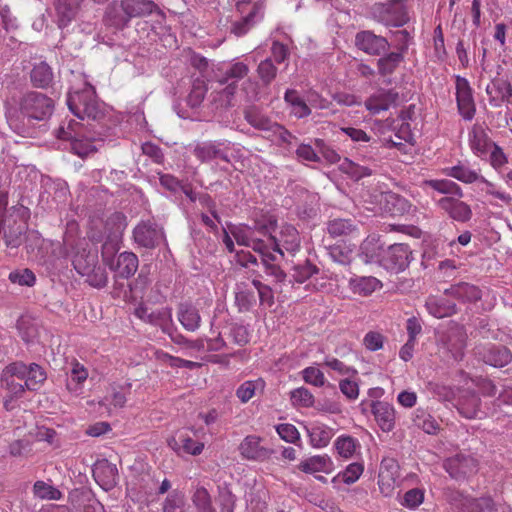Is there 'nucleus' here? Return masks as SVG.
Masks as SVG:
<instances>
[{"label": "nucleus", "mask_w": 512, "mask_h": 512, "mask_svg": "<svg viewBox=\"0 0 512 512\" xmlns=\"http://www.w3.org/2000/svg\"><path fill=\"white\" fill-rule=\"evenodd\" d=\"M2 386L15 398L22 397L25 390L37 391L46 380L44 369L36 363L26 365L13 362L1 373Z\"/></svg>", "instance_id": "1"}, {"label": "nucleus", "mask_w": 512, "mask_h": 512, "mask_svg": "<svg viewBox=\"0 0 512 512\" xmlns=\"http://www.w3.org/2000/svg\"><path fill=\"white\" fill-rule=\"evenodd\" d=\"M127 227V218L121 212H114L108 216L103 224V231L97 232L94 227L88 232L91 241L103 242L102 258L106 261V254H113L119 249L124 230Z\"/></svg>", "instance_id": "2"}, {"label": "nucleus", "mask_w": 512, "mask_h": 512, "mask_svg": "<svg viewBox=\"0 0 512 512\" xmlns=\"http://www.w3.org/2000/svg\"><path fill=\"white\" fill-rule=\"evenodd\" d=\"M67 105L81 120H98L103 116L95 88L87 82L83 83L82 88L68 93Z\"/></svg>", "instance_id": "3"}, {"label": "nucleus", "mask_w": 512, "mask_h": 512, "mask_svg": "<svg viewBox=\"0 0 512 512\" xmlns=\"http://www.w3.org/2000/svg\"><path fill=\"white\" fill-rule=\"evenodd\" d=\"M268 235H267V250H272L279 253L281 256L284 255V250L289 254L294 255L300 250V235L297 229L289 224H285L281 227L279 234L276 236L275 232L276 221L268 220Z\"/></svg>", "instance_id": "4"}, {"label": "nucleus", "mask_w": 512, "mask_h": 512, "mask_svg": "<svg viewBox=\"0 0 512 512\" xmlns=\"http://www.w3.org/2000/svg\"><path fill=\"white\" fill-rule=\"evenodd\" d=\"M268 220L256 221L253 226L238 225L230 228L237 244L251 247L257 253L267 250Z\"/></svg>", "instance_id": "5"}, {"label": "nucleus", "mask_w": 512, "mask_h": 512, "mask_svg": "<svg viewBox=\"0 0 512 512\" xmlns=\"http://www.w3.org/2000/svg\"><path fill=\"white\" fill-rule=\"evenodd\" d=\"M53 100L43 93L30 91L25 93L19 101L21 116L28 120L42 121L50 117L53 112Z\"/></svg>", "instance_id": "6"}, {"label": "nucleus", "mask_w": 512, "mask_h": 512, "mask_svg": "<svg viewBox=\"0 0 512 512\" xmlns=\"http://www.w3.org/2000/svg\"><path fill=\"white\" fill-rule=\"evenodd\" d=\"M28 229L27 215L23 208L12 207L8 216L2 219V232L7 247L17 248Z\"/></svg>", "instance_id": "7"}, {"label": "nucleus", "mask_w": 512, "mask_h": 512, "mask_svg": "<svg viewBox=\"0 0 512 512\" xmlns=\"http://www.w3.org/2000/svg\"><path fill=\"white\" fill-rule=\"evenodd\" d=\"M371 14L375 20L386 26L400 27L409 20L404 0L375 3L371 7Z\"/></svg>", "instance_id": "8"}, {"label": "nucleus", "mask_w": 512, "mask_h": 512, "mask_svg": "<svg viewBox=\"0 0 512 512\" xmlns=\"http://www.w3.org/2000/svg\"><path fill=\"white\" fill-rule=\"evenodd\" d=\"M251 6L247 15L242 17L240 20L232 23L231 33L237 37L244 36L254 26L256 19L261 20L264 17V11L266 7V0H257L254 3L250 1H239L236 4V9L241 14L245 13Z\"/></svg>", "instance_id": "9"}, {"label": "nucleus", "mask_w": 512, "mask_h": 512, "mask_svg": "<svg viewBox=\"0 0 512 512\" xmlns=\"http://www.w3.org/2000/svg\"><path fill=\"white\" fill-rule=\"evenodd\" d=\"M454 78L458 113L464 120L471 121L476 114L473 89L465 77L456 75Z\"/></svg>", "instance_id": "10"}, {"label": "nucleus", "mask_w": 512, "mask_h": 512, "mask_svg": "<svg viewBox=\"0 0 512 512\" xmlns=\"http://www.w3.org/2000/svg\"><path fill=\"white\" fill-rule=\"evenodd\" d=\"M401 482L400 466L393 457H384L380 464L378 486L384 496H391Z\"/></svg>", "instance_id": "11"}, {"label": "nucleus", "mask_w": 512, "mask_h": 512, "mask_svg": "<svg viewBox=\"0 0 512 512\" xmlns=\"http://www.w3.org/2000/svg\"><path fill=\"white\" fill-rule=\"evenodd\" d=\"M262 438L257 435L246 436L239 444L238 450L243 459L264 462L270 459L273 450L261 445Z\"/></svg>", "instance_id": "12"}, {"label": "nucleus", "mask_w": 512, "mask_h": 512, "mask_svg": "<svg viewBox=\"0 0 512 512\" xmlns=\"http://www.w3.org/2000/svg\"><path fill=\"white\" fill-rule=\"evenodd\" d=\"M135 242L145 248H155L164 238V232L152 221L139 223L133 231Z\"/></svg>", "instance_id": "13"}, {"label": "nucleus", "mask_w": 512, "mask_h": 512, "mask_svg": "<svg viewBox=\"0 0 512 512\" xmlns=\"http://www.w3.org/2000/svg\"><path fill=\"white\" fill-rule=\"evenodd\" d=\"M355 45L366 54L378 56L386 52L390 44L385 37L371 31H360L355 36Z\"/></svg>", "instance_id": "14"}, {"label": "nucleus", "mask_w": 512, "mask_h": 512, "mask_svg": "<svg viewBox=\"0 0 512 512\" xmlns=\"http://www.w3.org/2000/svg\"><path fill=\"white\" fill-rule=\"evenodd\" d=\"M167 444L177 455L198 456L205 447L203 442L193 439L186 430L178 432L176 437L169 438Z\"/></svg>", "instance_id": "15"}, {"label": "nucleus", "mask_w": 512, "mask_h": 512, "mask_svg": "<svg viewBox=\"0 0 512 512\" xmlns=\"http://www.w3.org/2000/svg\"><path fill=\"white\" fill-rule=\"evenodd\" d=\"M444 468L452 478L459 479L476 471L477 460L471 455L460 453L448 458Z\"/></svg>", "instance_id": "16"}, {"label": "nucleus", "mask_w": 512, "mask_h": 512, "mask_svg": "<svg viewBox=\"0 0 512 512\" xmlns=\"http://www.w3.org/2000/svg\"><path fill=\"white\" fill-rule=\"evenodd\" d=\"M480 192L488 198V202L493 207L510 206L512 203V196L505 191L500 185L486 179L481 175L478 180Z\"/></svg>", "instance_id": "17"}, {"label": "nucleus", "mask_w": 512, "mask_h": 512, "mask_svg": "<svg viewBox=\"0 0 512 512\" xmlns=\"http://www.w3.org/2000/svg\"><path fill=\"white\" fill-rule=\"evenodd\" d=\"M399 99V93L395 89L380 88L365 101L366 109L372 114H379L395 106Z\"/></svg>", "instance_id": "18"}, {"label": "nucleus", "mask_w": 512, "mask_h": 512, "mask_svg": "<svg viewBox=\"0 0 512 512\" xmlns=\"http://www.w3.org/2000/svg\"><path fill=\"white\" fill-rule=\"evenodd\" d=\"M134 315L144 322L161 327H164L172 320L170 308L160 307L153 309L147 303H140L135 308Z\"/></svg>", "instance_id": "19"}, {"label": "nucleus", "mask_w": 512, "mask_h": 512, "mask_svg": "<svg viewBox=\"0 0 512 512\" xmlns=\"http://www.w3.org/2000/svg\"><path fill=\"white\" fill-rule=\"evenodd\" d=\"M412 252L409 245L396 243L389 246L384 256L385 266L394 271H403L409 264Z\"/></svg>", "instance_id": "20"}, {"label": "nucleus", "mask_w": 512, "mask_h": 512, "mask_svg": "<svg viewBox=\"0 0 512 512\" xmlns=\"http://www.w3.org/2000/svg\"><path fill=\"white\" fill-rule=\"evenodd\" d=\"M468 144L475 156L484 159L495 142L480 124H474L468 132Z\"/></svg>", "instance_id": "21"}, {"label": "nucleus", "mask_w": 512, "mask_h": 512, "mask_svg": "<svg viewBox=\"0 0 512 512\" xmlns=\"http://www.w3.org/2000/svg\"><path fill=\"white\" fill-rule=\"evenodd\" d=\"M455 197H442L438 200V206L445 211L452 219L459 222H466L472 216L471 208L468 204Z\"/></svg>", "instance_id": "22"}, {"label": "nucleus", "mask_w": 512, "mask_h": 512, "mask_svg": "<svg viewBox=\"0 0 512 512\" xmlns=\"http://www.w3.org/2000/svg\"><path fill=\"white\" fill-rule=\"evenodd\" d=\"M103 262L108 265L111 270L116 271L118 276L121 278H129L134 275L139 264L138 257L132 252H123L119 254L116 265H114L110 260L108 254H106V261Z\"/></svg>", "instance_id": "23"}, {"label": "nucleus", "mask_w": 512, "mask_h": 512, "mask_svg": "<svg viewBox=\"0 0 512 512\" xmlns=\"http://www.w3.org/2000/svg\"><path fill=\"white\" fill-rule=\"evenodd\" d=\"M372 414L382 431L390 432L395 427V409L388 402L376 401L371 407Z\"/></svg>", "instance_id": "24"}, {"label": "nucleus", "mask_w": 512, "mask_h": 512, "mask_svg": "<svg viewBox=\"0 0 512 512\" xmlns=\"http://www.w3.org/2000/svg\"><path fill=\"white\" fill-rule=\"evenodd\" d=\"M131 18L124 11L122 3L113 1L111 2L105 11L104 24L109 27H113L117 30H122L128 26Z\"/></svg>", "instance_id": "25"}, {"label": "nucleus", "mask_w": 512, "mask_h": 512, "mask_svg": "<svg viewBox=\"0 0 512 512\" xmlns=\"http://www.w3.org/2000/svg\"><path fill=\"white\" fill-rule=\"evenodd\" d=\"M193 153L201 162H209L214 159H220L225 162L230 161L227 152L220 148V144L212 141L198 143Z\"/></svg>", "instance_id": "26"}, {"label": "nucleus", "mask_w": 512, "mask_h": 512, "mask_svg": "<svg viewBox=\"0 0 512 512\" xmlns=\"http://www.w3.org/2000/svg\"><path fill=\"white\" fill-rule=\"evenodd\" d=\"M480 403L481 400L476 393L465 390L458 398L456 408L463 417L473 419L480 413Z\"/></svg>", "instance_id": "27"}, {"label": "nucleus", "mask_w": 512, "mask_h": 512, "mask_svg": "<svg viewBox=\"0 0 512 512\" xmlns=\"http://www.w3.org/2000/svg\"><path fill=\"white\" fill-rule=\"evenodd\" d=\"M445 294L461 301L476 302L481 299V290L473 284L460 282L445 290Z\"/></svg>", "instance_id": "28"}, {"label": "nucleus", "mask_w": 512, "mask_h": 512, "mask_svg": "<svg viewBox=\"0 0 512 512\" xmlns=\"http://www.w3.org/2000/svg\"><path fill=\"white\" fill-rule=\"evenodd\" d=\"M310 443L315 448L326 447L334 436V430L320 422L311 423L307 427Z\"/></svg>", "instance_id": "29"}, {"label": "nucleus", "mask_w": 512, "mask_h": 512, "mask_svg": "<svg viewBox=\"0 0 512 512\" xmlns=\"http://www.w3.org/2000/svg\"><path fill=\"white\" fill-rule=\"evenodd\" d=\"M284 101L290 106L291 115L295 116L297 119L306 118L311 114V107L295 89L286 90Z\"/></svg>", "instance_id": "30"}, {"label": "nucleus", "mask_w": 512, "mask_h": 512, "mask_svg": "<svg viewBox=\"0 0 512 512\" xmlns=\"http://www.w3.org/2000/svg\"><path fill=\"white\" fill-rule=\"evenodd\" d=\"M381 287V281L372 276L352 277L349 280V288L351 291L362 297L370 296Z\"/></svg>", "instance_id": "31"}, {"label": "nucleus", "mask_w": 512, "mask_h": 512, "mask_svg": "<svg viewBox=\"0 0 512 512\" xmlns=\"http://www.w3.org/2000/svg\"><path fill=\"white\" fill-rule=\"evenodd\" d=\"M121 3L131 19L146 17L157 9V5L151 0H121Z\"/></svg>", "instance_id": "32"}, {"label": "nucleus", "mask_w": 512, "mask_h": 512, "mask_svg": "<svg viewBox=\"0 0 512 512\" xmlns=\"http://www.w3.org/2000/svg\"><path fill=\"white\" fill-rule=\"evenodd\" d=\"M425 306L429 314L435 318H445L456 313V305L445 298L430 296Z\"/></svg>", "instance_id": "33"}, {"label": "nucleus", "mask_w": 512, "mask_h": 512, "mask_svg": "<svg viewBox=\"0 0 512 512\" xmlns=\"http://www.w3.org/2000/svg\"><path fill=\"white\" fill-rule=\"evenodd\" d=\"M333 463L327 455H316L302 460L298 469L304 473L313 474L317 472L329 473Z\"/></svg>", "instance_id": "34"}, {"label": "nucleus", "mask_w": 512, "mask_h": 512, "mask_svg": "<svg viewBox=\"0 0 512 512\" xmlns=\"http://www.w3.org/2000/svg\"><path fill=\"white\" fill-rule=\"evenodd\" d=\"M385 209L392 216H403L416 210L407 199L395 193H389L385 196Z\"/></svg>", "instance_id": "35"}, {"label": "nucleus", "mask_w": 512, "mask_h": 512, "mask_svg": "<svg viewBox=\"0 0 512 512\" xmlns=\"http://www.w3.org/2000/svg\"><path fill=\"white\" fill-rule=\"evenodd\" d=\"M97 264V254L91 251H87L86 248L78 250L72 258V265L76 272L81 276L87 274Z\"/></svg>", "instance_id": "36"}, {"label": "nucleus", "mask_w": 512, "mask_h": 512, "mask_svg": "<svg viewBox=\"0 0 512 512\" xmlns=\"http://www.w3.org/2000/svg\"><path fill=\"white\" fill-rule=\"evenodd\" d=\"M412 421L415 426L422 429L427 434L435 435L440 430V424L437 420L423 408L415 409Z\"/></svg>", "instance_id": "37"}, {"label": "nucleus", "mask_w": 512, "mask_h": 512, "mask_svg": "<svg viewBox=\"0 0 512 512\" xmlns=\"http://www.w3.org/2000/svg\"><path fill=\"white\" fill-rule=\"evenodd\" d=\"M486 93L491 99H500L508 103L512 102V84L507 79L496 78L486 88Z\"/></svg>", "instance_id": "38"}, {"label": "nucleus", "mask_w": 512, "mask_h": 512, "mask_svg": "<svg viewBox=\"0 0 512 512\" xmlns=\"http://www.w3.org/2000/svg\"><path fill=\"white\" fill-rule=\"evenodd\" d=\"M245 120L255 129L270 133L275 122L256 107H249L244 112Z\"/></svg>", "instance_id": "39"}, {"label": "nucleus", "mask_w": 512, "mask_h": 512, "mask_svg": "<svg viewBox=\"0 0 512 512\" xmlns=\"http://www.w3.org/2000/svg\"><path fill=\"white\" fill-rule=\"evenodd\" d=\"M327 231L332 237L353 236L358 234V228L351 219H333L329 221Z\"/></svg>", "instance_id": "40"}, {"label": "nucleus", "mask_w": 512, "mask_h": 512, "mask_svg": "<svg viewBox=\"0 0 512 512\" xmlns=\"http://www.w3.org/2000/svg\"><path fill=\"white\" fill-rule=\"evenodd\" d=\"M444 174L465 184L477 183L481 177L475 170L461 164L445 168Z\"/></svg>", "instance_id": "41"}, {"label": "nucleus", "mask_w": 512, "mask_h": 512, "mask_svg": "<svg viewBox=\"0 0 512 512\" xmlns=\"http://www.w3.org/2000/svg\"><path fill=\"white\" fill-rule=\"evenodd\" d=\"M512 360L510 350L504 346H492L484 355V361L494 367H503Z\"/></svg>", "instance_id": "42"}, {"label": "nucleus", "mask_w": 512, "mask_h": 512, "mask_svg": "<svg viewBox=\"0 0 512 512\" xmlns=\"http://www.w3.org/2000/svg\"><path fill=\"white\" fill-rule=\"evenodd\" d=\"M70 365V379L67 382V389L69 391L76 392L82 387L89 374L87 368L77 359H73Z\"/></svg>", "instance_id": "43"}, {"label": "nucleus", "mask_w": 512, "mask_h": 512, "mask_svg": "<svg viewBox=\"0 0 512 512\" xmlns=\"http://www.w3.org/2000/svg\"><path fill=\"white\" fill-rule=\"evenodd\" d=\"M58 26L66 27L76 16L77 6L71 0H55Z\"/></svg>", "instance_id": "44"}, {"label": "nucleus", "mask_w": 512, "mask_h": 512, "mask_svg": "<svg viewBox=\"0 0 512 512\" xmlns=\"http://www.w3.org/2000/svg\"><path fill=\"white\" fill-rule=\"evenodd\" d=\"M30 77L31 82L35 87L47 88L53 81V72L47 63L41 62L34 66Z\"/></svg>", "instance_id": "45"}, {"label": "nucleus", "mask_w": 512, "mask_h": 512, "mask_svg": "<svg viewBox=\"0 0 512 512\" xmlns=\"http://www.w3.org/2000/svg\"><path fill=\"white\" fill-rule=\"evenodd\" d=\"M265 389V381L262 378L256 380H247L243 382L236 390V396L242 403L251 400L256 392H263Z\"/></svg>", "instance_id": "46"}, {"label": "nucleus", "mask_w": 512, "mask_h": 512, "mask_svg": "<svg viewBox=\"0 0 512 512\" xmlns=\"http://www.w3.org/2000/svg\"><path fill=\"white\" fill-rule=\"evenodd\" d=\"M424 185L438 191L442 194H448L456 196L458 198L463 197L462 188L452 180L448 179H431L424 182Z\"/></svg>", "instance_id": "47"}, {"label": "nucleus", "mask_w": 512, "mask_h": 512, "mask_svg": "<svg viewBox=\"0 0 512 512\" xmlns=\"http://www.w3.org/2000/svg\"><path fill=\"white\" fill-rule=\"evenodd\" d=\"M178 319L186 330L195 331L200 326V315L198 310L190 305H181Z\"/></svg>", "instance_id": "48"}, {"label": "nucleus", "mask_w": 512, "mask_h": 512, "mask_svg": "<svg viewBox=\"0 0 512 512\" xmlns=\"http://www.w3.org/2000/svg\"><path fill=\"white\" fill-rule=\"evenodd\" d=\"M191 500L196 508V512H215L211 496L206 488L202 486L196 487Z\"/></svg>", "instance_id": "49"}, {"label": "nucleus", "mask_w": 512, "mask_h": 512, "mask_svg": "<svg viewBox=\"0 0 512 512\" xmlns=\"http://www.w3.org/2000/svg\"><path fill=\"white\" fill-rule=\"evenodd\" d=\"M403 61V55L399 52H391L377 61L378 72L382 76L392 74Z\"/></svg>", "instance_id": "50"}, {"label": "nucleus", "mask_w": 512, "mask_h": 512, "mask_svg": "<svg viewBox=\"0 0 512 512\" xmlns=\"http://www.w3.org/2000/svg\"><path fill=\"white\" fill-rule=\"evenodd\" d=\"M163 512H185V495L180 490L171 491L163 502Z\"/></svg>", "instance_id": "51"}, {"label": "nucleus", "mask_w": 512, "mask_h": 512, "mask_svg": "<svg viewBox=\"0 0 512 512\" xmlns=\"http://www.w3.org/2000/svg\"><path fill=\"white\" fill-rule=\"evenodd\" d=\"M463 512H484L495 509V503L491 497H481L478 499H466L463 504Z\"/></svg>", "instance_id": "52"}, {"label": "nucleus", "mask_w": 512, "mask_h": 512, "mask_svg": "<svg viewBox=\"0 0 512 512\" xmlns=\"http://www.w3.org/2000/svg\"><path fill=\"white\" fill-rule=\"evenodd\" d=\"M262 257V263L265 268V272L274 277L277 282H282L286 278L285 272L280 266L273 263L275 256L271 253V250H264V253H259Z\"/></svg>", "instance_id": "53"}, {"label": "nucleus", "mask_w": 512, "mask_h": 512, "mask_svg": "<svg viewBox=\"0 0 512 512\" xmlns=\"http://www.w3.org/2000/svg\"><path fill=\"white\" fill-rule=\"evenodd\" d=\"M33 493L35 497L46 500H59L62 497L57 488L41 480L34 483Z\"/></svg>", "instance_id": "54"}, {"label": "nucleus", "mask_w": 512, "mask_h": 512, "mask_svg": "<svg viewBox=\"0 0 512 512\" xmlns=\"http://www.w3.org/2000/svg\"><path fill=\"white\" fill-rule=\"evenodd\" d=\"M8 279L11 283L19 286L32 287L36 282V276L28 268L16 269L9 273Z\"/></svg>", "instance_id": "55"}, {"label": "nucleus", "mask_w": 512, "mask_h": 512, "mask_svg": "<svg viewBox=\"0 0 512 512\" xmlns=\"http://www.w3.org/2000/svg\"><path fill=\"white\" fill-rule=\"evenodd\" d=\"M83 277L86 278V282L93 288L101 289L105 287L108 283V274L105 268L99 266L98 264L93 267L87 274Z\"/></svg>", "instance_id": "56"}, {"label": "nucleus", "mask_w": 512, "mask_h": 512, "mask_svg": "<svg viewBox=\"0 0 512 512\" xmlns=\"http://www.w3.org/2000/svg\"><path fill=\"white\" fill-rule=\"evenodd\" d=\"M290 398L294 406L309 408L314 405V395L305 387H299L291 391Z\"/></svg>", "instance_id": "57"}, {"label": "nucleus", "mask_w": 512, "mask_h": 512, "mask_svg": "<svg viewBox=\"0 0 512 512\" xmlns=\"http://www.w3.org/2000/svg\"><path fill=\"white\" fill-rule=\"evenodd\" d=\"M341 169L355 180L372 175V170L366 166L359 165L347 158L341 164Z\"/></svg>", "instance_id": "58"}, {"label": "nucleus", "mask_w": 512, "mask_h": 512, "mask_svg": "<svg viewBox=\"0 0 512 512\" xmlns=\"http://www.w3.org/2000/svg\"><path fill=\"white\" fill-rule=\"evenodd\" d=\"M277 67L271 58L261 61L257 67V73L264 85H269L277 76Z\"/></svg>", "instance_id": "59"}, {"label": "nucleus", "mask_w": 512, "mask_h": 512, "mask_svg": "<svg viewBox=\"0 0 512 512\" xmlns=\"http://www.w3.org/2000/svg\"><path fill=\"white\" fill-rule=\"evenodd\" d=\"M488 155L489 164L496 172H501L504 166L508 163L507 155L497 143L491 147Z\"/></svg>", "instance_id": "60"}, {"label": "nucleus", "mask_w": 512, "mask_h": 512, "mask_svg": "<svg viewBox=\"0 0 512 512\" xmlns=\"http://www.w3.org/2000/svg\"><path fill=\"white\" fill-rule=\"evenodd\" d=\"M301 375L305 383L315 387H323L326 383L324 373L315 366L306 367L301 371Z\"/></svg>", "instance_id": "61"}, {"label": "nucleus", "mask_w": 512, "mask_h": 512, "mask_svg": "<svg viewBox=\"0 0 512 512\" xmlns=\"http://www.w3.org/2000/svg\"><path fill=\"white\" fill-rule=\"evenodd\" d=\"M357 447V441L350 436H341L335 441V448L340 456L350 458Z\"/></svg>", "instance_id": "62"}, {"label": "nucleus", "mask_w": 512, "mask_h": 512, "mask_svg": "<svg viewBox=\"0 0 512 512\" xmlns=\"http://www.w3.org/2000/svg\"><path fill=\"white\" fill-rule=\"evenodd\" d=\"M207 88L203 82L197 81L193 84L192 89L187 97V104L191 108H197L203 102Z\"/></svg>", "instance_id": "63"}, {"label": "nucleus", "mask_w": 512, "mask_h": 512, "mask_svg": "<svg viewBox=\"0 0 512 512\" xmlns=\"http://www.w3.org/2000/svg\"><path fill=\"white\" fill-rule=\"evenodd\" d=\"M249 73V67L243 62H235L231 64L224 72V79L221 83H226L229 79L240 80Z\"/></svg>", "instance_id": "64"}]
</instances>
